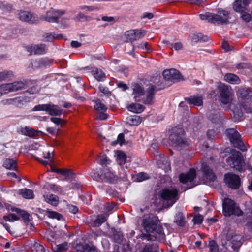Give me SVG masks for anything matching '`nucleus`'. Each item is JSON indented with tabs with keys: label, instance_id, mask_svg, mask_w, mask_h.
<instances>
[{
	"label": "nucleus",
	"instance_id": "nucleus-50",
	"mask_svg": "<svg viewBox=\"0 0 252 252\" xmlns=\"http://www.w3.org/2000/svg\"><path fill=\"white\" fill-rule=\"evenodd\" d=\"M94 108L95 110H107V107L102 103L99 99L94 101Z\"/></svg>",
	"mask_w": 252,
	"mask_h": 252
},
{
	"label": "nucleus",
	"instance_id": "nucleus-42",
	"mask_svg": "<svg viewBox=\"0 0 252 252\" xmlns=\"http://www.w3.org/2000/svg\"><path fill=\"white\" fill-rule=\"evenodd\" d=\"M13 76V72L10 70H4L0 72V82L10 79Z\"/></svg>",
	"mask_w": 252,
	"mask_h": 252
},
{
	"label": "nucleus",
	"instance_id": "nucleus-46",
	"mask_svg": "<svg viewBox=\"0 0 252 252\" xmlns=\"http://www.w3.org/2000/svg\"><path fill=\"white\" fill-rule=\"evenodd\" d=\"M88 249V244H84L81 243H77L74 247V249L76 252H87V250Z\"/></svg>",
	"mask_w": 252,
	"mask_h": 252
},
{
	"label": "nucleus",
	"instance_id": "nucleus-33",
	"mask_svg": "<svg viewBox=\"0 0 252 252\" xmlns=\"http://www.w3.org/2000/svg\"><path fill=\"white\" fill-rule=\"evenodd\" d=\"M18 193L25 199H31L34 197L33 192L30 189L26 188L20 189L18 191Z\"/></svg>",
	"mask_w": 252,
	"mask_h": 252
},
{
	"label": "nucleus",
	"instance_id": "nucleus-40",
	"mask_svg": "<svg viewBox=\"0 0 252 252\" xmlns=\"http://www.w3.org/2000/svg\"><path fill=\"white\" fill-rule=\"evenodd\" d=\"M127 158L126 155L123 151H118L117 153V162L118 164L122 166L125 164Z\"/></svg>",
	"mask_w": 252,
	"mask_h": 252
},
{
	"label": "nucleus",
	"instance_id": "nucleus-63",
	"mask_svg": "<svg viewBox=\"0 0 252 252\" xmlns=\"http://www.w3.org/2000/svg\"><path fill=\"white\" fill-rule=\"evenodd\" d=\"M135 32L136 40L144 37L146 33V31L145 30H135Z\"/></svg>",
	"mask_w": 252,
	"mask_h": 252
},
{
	"label": "nucleus",
	"instance_id": "nucleus-20",
	"mask_svg": "<svg viewBox=\"0 0 252 252\" xmlns=\"http://www.w3.org/2000/svg\"><path fill=\"white\" fill-rule=\"evenodd\" d=\"M110 238L114 242L120 244L123 240L124 236L120 229L112 228L110 231Z\"/></svg>",
	"mask_w": 252,
	"mask_h": 252
},
{
	"label": "nucleus",
	"instance_id": "nucleus-30",
	"mask_svg": "<svg viewBox=\"0 0 252 252\" xmlns=\"http://www.w3.org/2000/svg\"><path fill=\"white\" fill-rule=\"evenodd\" d=\"M32 110H59L58 106L54 104H39L35 106Z\"/></svg>",
	"mask_w": 252,
	"mask_h": 252
},
{
	"label": "nucleus",
	"instance_id": "nucleus-38",
	"mask_svg": "<svg viewBox=\"0 0 252 252\" xmlns=\"http://www.w3.org/2000/svg\"><path fill=\"white\" fill-rule=\"evenodd\" d=\"M3 165L5 168L12 170H15L17 167L16 161L9 158H7L4 160Z\"/></svg>",
	"mask_w": 252,
	"mask_h": 252
},
{
	"label": "nucleus",
	"instance_id": "nucleus-27",
	"mask_svg": "<svg viewBox=\"0 0 252 252\" xmlns=\"http://www.w3.org/2000/svg\"><path fill=\"white\" fill-rule=\"evenodd\" d=\"M145 93V92L144 88L139 84H135L133 85V94L136 101H140L139 97L141 96H143Z\"/></svg>",
	"mask_w": 252,
	"mask_h": 252
},
{
	"label": "nucleus",
	"instance_id": "nucleus-22",
	"mask_svg": "<svg viewBox=\"0 0 252 252\" xmlns=\"http://www.w3.org/2000/svg\"><path fill=\"white\" fill-rule=\"evenodd\" d=\"M201 169L204 176L207 179L210 181H214L216 179V176L213 173V170L206 163H202Z\"/></svg>",
	"mask_w": 252,
	"mask_h": 252
},
{
	"label": "nucleus",
	"instance_id": "nucleus-1",
	"mask_svg": "<svg viewBox=\"0 0 252 252\" xmlns=\"http://www.w3.org/2000/svg\"><path fill=\"white\" fill-rule=\"evenodd\" d=\"M141 226L147 233H155V235H148L147 238L148 240L152 241L165 240V234L157 216L152 214L145 215L142 220Z\"/></svg>",
	"mask_w": 252,
	"mask_h": 252
},
{
	"label": "nucleus",
	"instance_id": "nucleus-44",
	"mask_svg": "<svg viewBox=\"0 0 252 252\" xmlns=\"http://www.w3.org/2000/svg\"><path fill=\"white\" fill-rule=\"evenodd\" d=\"M125 36L126 38V42H133L136 40L135 30H132L126 32Z\"/></svg>",
	"mask_w": 252,
	"mask_h": 252
},
{
	"label": "nucleus",
	"instance_id": "nucleus-5",
	"mask_svg": "<svg viewBox=\"0 0 252 252\" xmlns=\"http://www.w3.org/2000/svg\"><path fill=\"white\" fill-rule=\"evenodd\" d=\"M226 161L231 167L239 171L243 170L245 162L242 155L239 151L235 149L231 150L230 155Z\"/></svg>",
	"mask_w": 252,
	"mask_h": 252
},
{
	"label": "nucleus",
	"instance_id": "nucleus-32",
	"mask_svg": "<svg viewBox=\"0 0 252 252\" xmlns=\"http://www.w3.org/2000/svg\"><path fill=\"white\" fill-rule=\"evenodd\" d=\"M191 40L194 43L207 42L209 40L207 36L203 35L201 33H194L190 36Z\"/></svg>",
	"mask_w": 252,
	"mask_h": 252
},
{
	"label": "nucleus",
	"instance_id": "nucleus-18",
	"mask_svg": "<svg viewBox=\"0 0 252 252\" xmlns=\"http://www.w3.org/2000/svg\"><path fill=\"white\" fill-rule=\"evenodd\" d=\"M19 18L20 20L31 23H35L38 22V18L31 12L26 11H20L19 13Z\"/></svg>",
	"mask_w": 252,
	"mask_h": 252
},
{
	"label": "nucleus",
	"instance_id": "nucleus-23",
	"mask_svg": "<svg viewBox=\"0 0 252 252\" xmlns=\"http://www.w3.org/2000/svg\"><path fill=\"white\" fill-rule=\"evenodd\" d=\"M84 69H87L91 71L92 72H94L93 75L94 78L98 81H103L105 80L106 78L105 74L103 72V71L98 68H95L94 67H90L87 66L84 68Z\"/></svg>",
	"mask_w": 252,
	"mask_h": 252
},
{
	"label": "nucleus",
	"instance_id": "nucleus-48",
	"mask_svg": "<svg viewBox=\"0 0 252 252\" xmlns=\"http://www.w3.org/2000/svg\"><path fill=\"white\" fill-rule=\"evenodd\" d=\"M46 215L50 218L56 219L58 220H60L63 217L62 215L59 213L49 210L46 211Z\"/></svg>",
	"mask_w": 252,
	"mask_h": 252
},
{
	"label": "nucleus",
	"instance_id": "nucleus-55",
	"mask_svg": "<svg viewBox=\"0 0 252 252\" xmlns=\"http://www.w3.org/2000/svg\"><path fill=\"white\" fill-rule=\"evenodd\" d=\"M141 252H158L157 248L152 245H146Z\"/></svg>",
	"mask_w": 252,
	"mask_h": 252
},
{
	"label": "nucleus",
	"instance_id": "nucleus-34",
	"mask_svg": "<svg viewBox=\"0 0 252 252\" xmlns=\"http://www.w3.org/2000/svg\"><path fill=\"white\" fill-rule=\"evenodd\" d=\"M185 100L189 104H193L197 106H201L203 103L202 96H191L190 97L186 98Z\"/></svg>",
	"mask_w": 252,
	"mask_h": 252
},
{
	"label": "nucleus",
	"instance_id": "nucleus-51",
	"mask_svg": "<svg viewBox=\"0 0 252 252\" xmlns=\"http://www.w3.org/2000/svg\"><path fill=\"white\" fill-rule=\"evenodd\" d=\"M3 219L6 221L14 222L19 220L20 218L14 214L10 213L8 215L3 216Z\"/></svg>",
	"mask_w": 252,
	"mask_h": 252
},
{
	"label": "nucleus",
	"instance_id": "nucleus-11",
	"mask_svg": "<svg viewBox=\"0 0 252 252\" xmlns=\"http://www.w3.org/2000/svg\"><path fill=\"white\" fill-rule=\"evenodd\" d=\"M162 75L166 81L172 83L184 80L183 75L180 72L173 68L164 70Z\"/></svg>",
	"mask_w": 252,
	"mask_h": 252
},
{
	"label": "nucleus",
	"instance_id": "nucleus-61",
	"mask_svg": "<svg viewBox=\"0 0 252 252\" xmlns=\"http://www.w3.org/2000/svg\"><path fill=\"white\" fill-rule=\"evenodd\" d=\"M106 111H98L95 117L96 119L100 120H104L107 119L109 115L105 113Z\"/></svg>",
	"mask_w": 252,
	"mask_h": 252
},
{
	"label": "nucleus",
	"instance_id": "nucleus-4",
	"mask_svg": "<svg viewBox=\"0 0 252 252\" xmlns=\"http://www.w3.org/2000/svg\"><path fill=\"white\" fill-rule=\"evenodd\" d=\"M222 213L225 217H228L232 215L240 217L244 214L236 202L228 198H224L222 200Z\"/></svg>",
	"mask_w": 252,
	"mask_h": 252
},
{
	"label": "nucleus",
	"instance_id": "nucleus-24",
	"mask_svg": "<svg viewBox=\"0 0 252 252\" xmlns=\"http://www.w3.org/2000/svg\"><path fill=\"white\" fill-rule=\"evenodd\" d=\"M159 168L164 170L165 172H168L171 170L170 163L168 161V159L164 156L161 157L160 160L157 161Z\"/></svg>",
	"mask_w": 252,
	"mask_h": 252
},
{
	"label": "nucleus",
	"instance_id": "nucleus-62",
	"mask_svg": "<svg viewBox=\"0 0 252 252\" xmlns=\"http://www.w3.org/2000/svg\"><path fill=\"white\" fill-rule=\"evenodd\" d=\"M203 220V217L200 214L195 215L192 219L194 224H200Z\"/></svg>",
	"mask_w": 252,
	"mask_h": 252
},
{
	"label": "nucleus",
	"instance_id": "nucleus-29",
	"mask_svg": "<svg viewBox=\"0 0 252 252\" xmlns=\"http://www.w3.org/2000/svg\"><path fill=\"white\" fill-rule=\"evenodd\" d=\"M224 78L225 81L232 84H239L241 82L239 77L233 73H227L224 75Z\"/></svg>",
	"mask_w": 252,
	"mask_h": 252
},
{
	"label": "nucleus",
	"instance_id": "nucleus-28",
	"mask_svg": "<svg viewBox=\"0 0 252 252\" xmlns=\"http://www.w3.org/2000/svg\"><path fill=\"white\" fill-rule=\"evenodd\" d=\"M250 112L252 111H232L231 115L234 122H239L245 118V114H249Z\"/></svg>",
	"mask_w": 252,
	"mask_h": 252
},
{
	"label": "nucleus",
	"instance_id": "nucleus-47",
	"mask_svg": "<svg viewBox=\"0 0 252 252\" xmlns=\"http://www.w3.org/2000/svg\"><path fill=\"white\" fill-rule=\"evenodd\" d=\"M135 48H137L139 49L142 50L144 52H149L151 51V48L150 46L147 43V42H141L140 43H137L135 46Z\"/></svg>",
	"mask_w": 252,
	"mask_h": 252
},
{
	"label": "nucleus",
	"instance_id": "nucleus-14",
	"mask_svg": "<svg viewBox=\"0 0 252 252\" xmlns=\"http://www.w3.org/2000/svg\"><path fill=\"white\" fill-rule=\"evenodd\" d=\"M64 14L65 11L51 8L46 12L45 16H42L41 19L50 23H57L61 16Z\"/></svg>",
	"mask_w": 252,
	"mask_h": 252
},
{
	"label": "nucleus",
	"instance_id": "nucleus-49",
	"mask_svg": "<svg viewBox=\"0 0 252 252\" xmlns=\"http://www.w3.org/2000/svg\"><path fill=\"white\" fill-rule=\"evenodd\" d=\"M52 172L61 174L66 177H69L72 174L70 170L68 169H54L52 170Z\"/></svg>",
	"mask_w": 252,
	"mask_h": 252
},
{
	"label": "nucleus",
	"instance_id": "nucleus-6",
	"mask_svg": "<svg viewBox=\"0 0 252 252\" xmlns=\"http://www.w3.org/2000/svg\"><path fill=\"white\" fill-rule=\"evenodd\" d=\"M225 135L229 139L231 144L236 148L244 152L247 148L243 142L241 135L235 128H229L225 130Z\"/></svg>",
	"mask_w": 252,
	"mask_h": 252
},
{
	"label": "nucleus",
	"instance_id": "nucleus-15",
	"mask_svg": "<svg viewBox=\"0 0 252 252\" xmlns=\"http://www.w3.org/2000/svg\"><path fill=\"white\" fill-rule=\"evenodd\" d=\"M100 173L102 174V182L114 184L116 182L118 179V176L108 169H100Z\"/></svg>",
	"mask_w": 252,
	"mask_h": 252
},
{
	"label": "nucleus",
	"instance_id": "nucleus-12",
	"mask_svg": "<svg viewBox=\"0 0 252 252\" xmlns=\"http://www.w3.org/2000/svg\"><path fill=\"white\" fill-rule=\"evenodd\" d=\"M221 102L224 104H227L230 102L231 92L229 87L224 83H220L217 87Z\"/></svg>",
	"mask_w": 252,
	"mask_h": 252
},
{
	"label": "nucleus",
	"instance_id": "nucleus-56",
	"mask_svg": "<svg viewBox=\"0 0 252 252\" xmlns=\"http://www.w3.org/2000/svg\"><path fill=\"white\" fill-rule=\"evenodd\" d=\"M40 68L46 67L51 64V62L47 58L39 59Z\"/></svg>",
	"mask_w": 252,
	"mask_h": 252
},
{
	"label": "nucleus",
	"instance_id": "nucleus-7",
	"mask_svg": "<svg viewBox=\"0 0 252 252\" xmlns=\"http://www.w3.org/2000/svg\"><path fill=\"white\" fill-rule=\"evenodd\" d=\"M161 200L168 207L172 206L178 199V190L176 189L165 188L160 192Z\"/></svg>",
	"mask_w": 252,
	"mask_h": 252
},
{
	"label": "nucleus",
	"instance_id": "nucleus-10",
	"mask_svg": "<svg viewBox=\"0 0 252 252\" xmlns=\"http://www.w3.org/2000/svg\"><path fill=\"white\" fill-rule=\"evenodd\" d=\"M25 83L22 81H16L11 83L4 84L0 86V97L2 94H7L14 92L24 88Z\"/></svg>",
	"mask_w": 252,
	"mask_h": 252
},
{
	"label": "nucleus",
	"instance_id": "nucleus-25",
	"mask_svg": "<svg viewBox=\"0 0 252 252\" xmlns=\"http://www.w3.org/2000/svg\"><path fill=\"white\" fill-rule=\"evenodd\" d=\"M44 200L53 206H57L59 203L58 196L55 194H47L43 195Z\"/></svg>",
	"mask_w": 252,
	"mask_h": 252
},
{
	"label": "nucleus",
	"instance_id": "nucleus-60",
	"mask_svg": "<svg viewBox=\"0 0 252 252\" xmlns=\"http://www.w3.org/2000/svg\"><path fill=\"white\" fill-rule=\"evenodd\" d=\"M29 68L36 69L40 68L39 59L32 60L29 65Z\"/></svg>",
	"mask_w": 252,
	"mask_h": 252
},
{
	"label": "nucleus",
	"instance_id": "nucleus-16",
	"mask_svg": "<svg viewBox=\"0 0 252 252\" xmlns=\"http://www.w3.org/2000/svg\"><path fill=\"white\" fill-rule=\"evenodd\" d=\"M26 49L27 51L30 53V55L33 54L35 55L43 54L46 52L47 50L46 46L44 44L27 46L26 47Z\"/></svg>",
	"mask_w": 252,
	"mask_h": 252
},
{
	"label": "nucleus",
	"instance_id": "nucleus-37",
	"mask_svg": "<svg viewBox=\"0 0 252 252\" xmlns=\"http://www.w3.org/2000/svg\"><path fill=\"white\" fill-rule=\"evenodd\" d=\"M21 131L22 134L30 137H32L38 135L37 131L28 126H25L22 128Z\"/></svg>",
	"mask_w": 252,
	"mask_h": 252
},
{
	"label": "nucleus",
	"instance_id": "nucleus-17",
	"mask_svg": "<svg viewBox=\"0 0 252 252\" xmlns=\"http://www.w3.org/2000/svg\"><path fill=\"white\" fill-rule=\"evenodd\" d=\"M196 170L191 168L187 173H181L179 175V180L183 184L191 183L196 178Z\"/></svg>",
	"mask_w": 252,
	"mask_h": 252
},
{
	"label": "nucleus",
	"instance_id": "nucleus-26",
	"mask_svg": "<svg viewBox=\"0 0 252 252\" xmlns=\"http://www.w3.org/2000/svg\"><path fill=\"white\" fill-rule=\"evenodd\" d=\"M107 218L108 216L106 214H99L95 220L91 222V225L93 227H99L107 220Z\"/></svg>",
	"mask_w": 252,
	"mask_h": 252
},
{
	"label": "nucleus",
	"instance_id": "nucleus-31",
	"mask_svg": "<svg viewBox=\"0 0 252 252\" xmlns=\"http://www.w3.org/2000/svg\"><path fill=\"white\" fill-rule=\"evenodd\" d=\"M126 122L131 126H138L142 121V118L136 115L128 116L126 117Z\"/></svg>",
	"mask_w": 252,
	"mask_h": 252
},
{
	"label": "nucleus",
	"instance_id": "nucleus-59",
	"mask_svg": "<svg viewBox=\"0 0 252 252\" xmlns=\"http://www.w3.org/2000/svg\"><path fill=\"white\" fill-rule=\"evenodd\" d=\"M32 250L33 252H45L44 246L38 243L34 244Z\"/></svg>",
	"mask_w": 252,
	"mask_h": 252
},
{
	"label": "nucleus",
	"instance_id": "nucleus-41",
	"mask_svg": "<svg viewBox=\"0 0 252 252\" xmlns=\"http://www.w3.org/2000/svg\"><path fill=\"white\" fill-rule=\"evenodd\" d=\"M52 249L54 252H62L67 249V243L64 242L60 244H52Z\"/></svg>",
	"mask_w": 252,
	"mask_h": 252
},
{
	"label": "nucleus",
	"instance_id": "nucleus-3",
	"mask_svg": "<svg viewBox=\"0 0 252 252\" xmlns=\"http://www.w3.org/2000/svg\"><path fill=\"white\" fill-rule=\"evenodd\" d=\"M229 12L222 9L219 10L217 13L206 12L199 15L202 20H207L208 22L223 25L229 22Z\"/></svg>",
	"mask_w": 252,
	"mask_h": 252
},
{
	"label": "nucleus",
	"instance_id": "nucleus-8",
	"mask_svg": "<svg viewBox=\"0 0 252 252\" xmlns=\"http://www.w3.org/2000/svg\"><path fill=\"white\" fill-rule=\"evenodd\" d=\"M163 83L158 84L157 86L154 85H150L146 91V97L142 100V102L145 104L152 105L154 103V96L155 92L160 90L163 89L168 86Z\"/></svg>",
	"mask_w": 252,
	"mask_h": 252
},
{
	"label": "nucleus",
	"instance_id": "nucleus-43",
	"mask_svg": "<svg viewBox=\"0 0 252 252\" xmlns=\"http://www.w3.org/2000/svg\"><path fill=\"white\" fill-rule=\"evenodd\" d=\"M185 219L183 213L179 212L175 218V222L179 226H184L185 224Z\"/></svg>",
	"mask_w": 252,
	"mask_h": 252
},
{
	"label": "nucleus",
	"instance_id": "nucleus-19",
	"mask_svg": "<svg viewBox=\"0 0 252 252\" xmlns=\"http://www.w3.org/2000/svg\"><path fill=\"white\" fill-rule=\"evenodd\" d=\"M250 3V0H237L233 3V9L237 12L246 11L247 7Z\"/></svg>",
	"mask_w": 252,
	"mask_h": 252
},
{
	"label": "nucleus",
	"instance_id": "nucleus-35",
	"mask_svg": "<svg viewBox=\"0 0 252 252\" xmlns=\"http://www.w3.org/2000/svg\"><path fill=\"white\" fill-rule=\"evenodd\" d=\"M62 34H56L55 33H45L42 35L43 40L45 42H52L56 39H60Z\"/></svg>",
	"mask_w": 252,
	"mask_h": 252
},
{
	"label": "nucleus",
	"instance_id": "nucleus-53",
	"mask_svg": "<svg viewBox=\"0 0 252 252\" xmlns=\"http://www.w3.org/2000/svg\"><path fill=\"white\" fill-rule=\"evenodd\" d=\"M249 10L247 9L246 11L240 12L241 18L246 23L249 22L252 19V16L251 14L249 13Z\"/></svg>",
	"mask_w": 252,
	"mask_h": 252
},
{
	"label": "nucleus",
	"instance_id": "nucleus-13",
	"mask_svg": "<svg viewBox=\"0 0 252 252\" xmlns=\"http://www.w3.org/2000/svg\"><path fill=\"white\" fill-rule=\"evenodd\" d=\"M237 95L243 103L252 105V89L240 88L237 91Z\"/></svg>",
	"mask_w": 252,
	"mask_h": 252
},
{
	"label": "nucleus",
	"instance_id": "nucleus-39",
	"mask_svg": "<svg viewBox=\"0 0 252 252\" xmlns=\"http://www.w3.org/2000/svg\"><path fill=\"white\" fill-rule=\"evenodd\" d=\"M12 211H14L16 213L19 214L22 218L24 222H29L30 221V215L26 211L18 208H12Z\"/></svg>",
	"mask_w": 252,
	"mask_h": 252
},
{
	"label": "nucleus",
	"instance_id": "nucleus-45",
	"mask_svg": "<svg viewBox=\"0 0 252 252\" xmlns=\"http://www.w3.org/2000/svg\"><path fill=\"white\" fill-rule=\"evenodd\" d=\"M150 178V176L145 172H140L135 175L134 180L137 182H142Z\"/></svg>",
	"mask_w": 252,
	"mask_h": 252
},
{
	"label": "nucleus",
	"instance_id": "nucleus-54",
	"mask_svg": "<svg viewBox=\"0 0 252 252\" xmlns=\"http://www.w3.org/2000/svg\"><path fill=\"white\" fill-rule=\"evenodd\" d=\"M208 247L211 252H218L219 251L218 245L215 240L210 241Z\"/></svg>",
	"mask_w": 252,
	"mask_h": 252
},
{
	"label": "nucleus",
	"instance_id": "nucleus-58",
	"mask_svg": "<svg viewBox=\"0 0 252 252\" xmlns=\"http://www.w3.org/2000/svg\"><path fill=\"white\" fill-rule=\"evenodd\" d=\"M127 108L128 109H133V110H143L145 107L140 104L131 103L127 106Z\"/></svg>",
	"mask_w": 252,
	"mask_h": 252
},
{
	"label": "nucleus",
	"instance_id": "nucleus-2",
	"mask_svg": "<svg viewBox=\"0 0 252 252\" xmlns=\"http://www.w3.org/2000/svg\"><path fill=\"white\" fill-rule=\"evenodd\" d=\"M168 132L169 140L173 146L182 149L189 145L188 140L184 137L185 132L180 125L169 128Z\"/></svg>",
	"mask_w": 252,
	"mask_h": 252
},
{
	"label": "nucleus",
	"instance_id": "nucleus-36",
	"mask_svg": "<svg viewBox=\"0 0 252 252\" xmlns=\"http://www.w3.org/2000/svg\"><path fill=\"white\" fill-rule=\"evenodd\" d=\"M242 237L240 235H235L232 238L231 243L232 248L234 250H237L242 244L241 241Z\"/></svg>",
	"mask_w": 252,
	"mask_h": 252
},
{
	"label": "nucleus",
	"instance_id": "nucleus-9",
	"mask_svg": "<svg viewBox=\"0 0 252 252\" xmlns=\"http://www.w3.org/2000/svg\"><path fill=\"white\" fill-rule=\"evenodd\" d=\"M224 181L227 186L232 189H238L241 185L240 177L232 173L225 174Z\"/></svg>",
	"mask_w": 252,
	"mask_h": 252
},
{
	"label": "nucleus",
	"instance_id": "nucleus-52",
	"mask_svg": "<svg viewBox=\"0 0 252 252\" xmlns=\"http://www.w3.org/2000/svg\"><path fill=\"white\" fill-rule=\"evenodd\" d=\"M90 176L93 180L102 182V174L100 173V169L97 172H92L90 173Z\"/></svg>",
	"mask_w": 252,
	"mask_h": 252
},
{
	"label": "nucleus",
	"instance_id": "nucleus-64",
	"mask_svg": "<svg viewBox=\"0 0 252 252\" xmlns=\"http://www.w3.org/2000/svg\"><path fill=\"white\" fill-rule=\"evenodd\" d=\"M99 90L101 92H102L103 94H104L105 95H106L107 96H110L112 94V93L111 91H109L108 88L106 87H103L101 85H100L99 87Z\"/></svg>",
	"mask_w": 252,
	"mask_h": 252
},
{
	"label": "nucleus",
	"instance_id": "nucleus-21",
	"mask_svg": "<svg viewBox=\"0 0 252 252\" xmlns=\"http://www.w3.org/2000/svg\"><path fill=\"white\" fill-rule=\"evenodd\" d=\"M31 98L27 96H21L13 99L7 100V102L9 104H13L17 106H20L25 103L30 102Z\"/></svg>",
	"mask_w": 252,
	"mask_h": 252
},
{
	"label": "nucleus",
	"instance_id": "nucleus-57",
	"mask_svg": "<svg viewBox=\"0 0 252 252\" xmlns=\"http://www.w3.org/2000/svg\"><path fill=\"white\" fill-rule=\"evenodd\" d=\"M208 119L213 123H220L222 122V119L217 114H212L208 116Z\"/></svg>",
	"mask_w": 252,
	"mask_h": 252
}]
</instances>
